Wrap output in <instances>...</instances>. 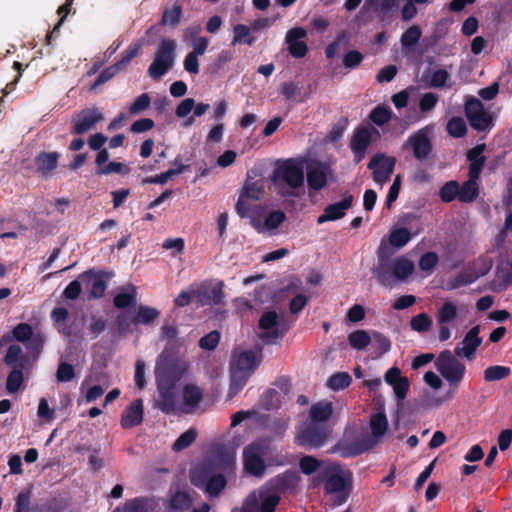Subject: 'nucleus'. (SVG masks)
<instances>
[{
  "mask_svg": "<svg viewBox=\"0 0 512 512\" xmlns=\"http://www.w3.org/2000/svg\"><path fill=\"white\" fill-rule=\"evenodd\" d=\"M370 344L374 348L378 357L388 352L391 348L390 340L385 335L379 332L373 333Z\"/></svg>",
  "mask_w": 512,
  "mask_h": 512,
  "instance_id": "4d7b16f0",
  "label": "nucleus"
},
{
  "mask_svg": "<svg viewBox=\"0 0 512 512\" xmlns=\"http://www.w3.org/2000/svg\"><path fill=\"white\" fill-rule=\"evenodd\" d=\"M364 55L358 50L348 51L342 59L343 66L348 70H354L358 68L363 62Z\"/></svg>",
  "mask_w": 512,
  "mask_h": 512,
  "instance_id": "0e129e2a",
  "label": "nucleus"
},
{
  "mask_svg": "<svg viewBox=\"0 0 512 512\" xmlns=\"http://www.w3.org/2000/svg\"><path fill=\"white\" fill-rule=\"evenodd\" d=\"M352 378L347 372H337L331 375L327 381V385L333 391L343 390L350 386Z\"/></svg>",
  "mask_w": 512,
  "mask_h": 512,
  "instance_id": "8fccbe9b",
  "label": "nucleus"
},
{
  "mask_svg": "<svg viewBox=\"0 0 512 512\" xmlns=\"http://www.w3.org/2000/svg\"><path fill=\"white\" fill-rule=\"evenodd\" d=\"M373 134L379 135L378 130L373 127L361 126L354 130L349 147L354 154V162L356 164L365 158L366 151L372 142Z\"/></svg>",
  "mask_w": 512,
  "mask_h": 512,
  "instance_id": "9d476101",
  "label": "nucleus"
},
{
  "mask_svg": "<svg viewBox=\"0 0 512 512\" xmlns=\"http://www.w3.org/2000/svg\"><path fill=\"white\" fill-rule=\"evenodd\" d=\"M306 160L303 158L280 159L271 175L272 183L283 197L295 196V190L304 185Z\"/></svg>",
  "mask_w": 512,
  "mask_h": 512,
  "instance_id": "f257e3e1",
  "label": "nucleus"
},
{
  "mask_svg": "<svg viewBox=\"0 0 512 512\" xmlns=\"http://www.w3.org/2000/svg\"><path fill=\"white\" fill-rule=\"evenodd\" d=\"M111 276L105 271L96 272L94 269H88L79 275V280L83 282L85 288L89 291V297L99 299L104 296L107 289V279Z\"/></svg>",
  "mask_w": 512,
  "mask_h": 512,
  "instance_id": "2eb2a0df",
  "label": "nucleus"
},
{
  "mask_svg": "<svg viewBox=\"0 0 512 512\" xmlns=\"http://www.w3.org/2000/svg\"><path fill=\"white\" fill-rule=\"evenodd\" d=\"M252 375L248 372L238 370L234 367H230V385L227 393L229 399L234 398L246 385L248 379Z\"/></svg>",
  "mask_w": 512,
  "mask_h": 512,
  "instance_id": "473e14b6",
  "label": "nucleus"
},
{
  "mask_svg": "<svg viewBox=\"0 0 512 512\" xmlns=\"http://www.w3.org/2000/svg\"><path fill=\"white\" fill-rule=\"evenodd\" d=\"M438 196L443 203H450L458 200L459 196V183L456 180H450L444 183L438 192Z\"/></svg>",
  "mask_w": 512,
  "mask_h": 512,
  "instance_id": "79ce46f5",
  "label": "nucleus"
},
{
  "mask_svg": "<svg viewBox=\"0 0 512 512\" xmlns=\"http://www.w3.org/2000/svg\"><path fill=\"white\" fill-rule=\"evenodd\" d=\"M479 178L468 177L461 185L459 184L458 201L460 203L474 202L480 193V186L478 183Z\"/></svg>",
  "mask_w": 512,
  "mask_h": 512,
  "instance_id": "7c9ffc66",
  "label": "nucleus"
},
{
  "mask_svg": "<svg viewBox=\"0 0 512 512\" xmlns=\"http://www.w3.org/2000/svg\"><path fill=\"white\" fill-rule=\"evenodd\" d=\"M410 326L411 329L416 332H427L432 326V320L425 312H423L412 317Z\"/></svg>",
  "mask_w": 512,
  "mask_h": 512,
  "instance_id": "680f3d73",
  "label": "nucleus"
},
{
  "mask_svg": "<svg viewBox=\"0 0 512 512\" xmlns=\"http://www.w3.org/2000/svg\"><path fill=\"white\" fill-rule=\"evenodd\" d=\"M407 148L412 150L413 157L420 162L430 159L433 145L429 137L428 127L413 132L403 144V149Z\"/></svg>",
  "mask_w": 512,
  "mask_h": 512,
  "instance_id": "1a4fd4ad",
  "label": "nucleus"
},
{
  "mask_svg": "<svg viewBox=\"0 0 512 512\" xmlns=\"http://www.w3.org/2000/svg\"><path fill=\"white\" fill-rule=\"evenodd\" d=\"M439 262L438 254L432 251L424 253L419 259V268L431 273Z\"/></svg>",
  "mask_w": 512,
  "mask_h": 512,
  "instance_id": "69168bd1",
  "label": "nucleus"
},
{
  "mask_svg": "<svg viewBox=\"0 0 512 512\" xmlns=\"http://www.w3.org/2000/svg\"><path fill=\"white\" fill-rule=\"evenodd\" d=\"M458 316L457 306L452 302H445L437 312V321L440 325L453 322Z\"/></svg>",
  "mask_w": 512,
  "mask_h": 512,
  "instance_id": "de8ad7c7",
  "label": "nucleus"
},
{
  "mask_svg": "<svg viewBox=\"0 0 512 512\" xmlns=\"http://www.w3.org/2000/svg\"><path fill=\"white\" fill-rule=\"evenodd\" d=\"M227 485L226 477L222 474H215L199 489L203 490L209 497H217Z\"/></svg>",
  "mask_w": 512,
  "mask_h": 512,
  "instance_id": "4c0bfd02",
  "label": "nucleus"
},
{
  "mask_svg": "<svg viewBox=\"0 0 512 512\" xmlns=\"http://www.w3.org/2000/svg\"><path fill=\"white\" fill-rule=\"evenodd\" d=\"M60 153L57 151L53 152H40L35 157V164L37 172L41 175L46 176L54 171L58 166Z\"/></svg>",
  "mask_w": 512,
  "mask_h": 512,
  "instance_id": "c85d7f7f",
  "label": "nucleus"
},
{
  "mask_svg": "<svg viewBox=\"0 0 512 512\" xmlns=\"http://www.w3.org/2000/svg\"><path fill=\"white\" fill-rule=\"evenodd\" d=\"M511 374V368L502 365L489 366L484 370L483 377L486 382L500 381Z\"/></svg>",
  "mask_w": 512,
  "mask_h": 512,
  "instance_id": "a18cd8bd",
  "label": "nucleus"
},
{
  "mask_svg": "<svg viewBox=\"0 0 512 512\" xmlns=\"http://www.w3.org/2000/svg\"><path fill=\"white\" fill-rule=\"evenodd\" d=\"M413 271V263L405 257H399L392 263V273L397 280H405Z\"/></svg>",
  "mask_w": 512,
  "mask_h": 512,
  "instance_id": "58836bf2",
  "label": "nucleus"
},
{
  "mask_svg": "<svg viewBox=\"0 0 512 512\" xmlns=\"http://www.w3.org/2000/svg\"><path fill=\"white\" fill-rule=\"evenodd\" d=\"M214 475L213 464L202 462L190 470V482L195 487L200 488Z\"/></svg>",
  "mask_w": 512,
  "mask_h": 512,
  "instance_id": "c756f323",
  "label": "nucleus"
},
{
  "mask_svg": "<svg viewBox=\"0 0 512 512\" xmlns=\"http://www.w3.org/2000/svg\"><path fill=\"white\" fill-rule=\"evenodd\" d=\"M329 436V429L326 424L309 423L298 431L296 443L307 450L320 448L324 445Z\"/></svg>",
  "mask_w": 512,
  "mask_h": 512,
  "instance_id": "6e6552de",
  "label": "nucleus"
},
{
  "mask_svg": "<svg viewBox=\"0 0 512 512\" xmlns=\"http://www.w3.org/2000/svg\"><path fill=\"white\" fill-rule=\"evenodd\" d=\"M177 43L174 39L163 38L160 40L155 57L148 67L147 74L153 80H160L174 66L176 60Z\"/></svg>",
  "mask_w": 512,
  "mask_h": 512,
  "instance_id": "20e7f679",
  "label": "nucleus"
},
{
  "mask_svg": "<svg viewBox=\"0 0 512 512\" xmlns=\"http://www.w3.org/2000/svg\"><path fill=\"white\" fill-rule=\"evenodd\" d=\"M224 282L218 281L215 286H210L206 282L192 290V295L198 306H217L224 302Z\"/></svg>",
  "mask_w": 512,
  "mask_h": 512,
  "instance_id": "9b49d317",
  "label": "nucleus"
},
{
  "mask_svg": "<svg viewBox=\"0 0 512 512\" xmlns=\"http://www.w3.org/2000/svg\"><path fill=\"white\" fill-rule=\"evenodd\" d=\"M197 438V431L195 428H189L187 431L182 433L172 445V449L175 452L182 451L191 446Z\"/></svg>",
  "mask_w": 512,
  "mask_h": 512,
  "instance_id": "603ef678",
  "label": "nucleus"
},
{
  "mask_svg": "<svg viewBox=\"0 0 512 512\" xmlns=\"http://www.w3.org/2000/svg\"><path fill=\"white\" fill-rule=\"evenodd\" d=\"M333 413V407L330 402H318L309 410L310 423L326 424Z\"/></svg>",
  "mask_w": 512,
  "mask_h": 512,
  "instance_id": "f704fd0d",
  "label": "nucleus"
},
{
  "mask_svg": "<svg viewBox=\"0 0 512 512\" xmlns=\"http://www.w3.org/2000/svg\"><path fill=\"white\" fill-rule=\"evenodd\" d=\"M280 500L279 494L268 490L252 491L244 499L241 512H275Z\"/></svg>",
  "mask_w": 512,
  "mask_h": 512,
  "instance_id": "423d86ee",
  "label": "nucleus"
},
{
  "mask_svg": "<svg viewBox=\"0 0 512 512\" xmlns=\"http://www.w3.org/2000/svg\"><path fill=\"white\" fill-rule=\"evenodd\" d=\"M378 265L373 269V275L377 279L378 283L384 287H392L393 273H392V261L387 255H385L382 245L379 247L378 252Z\"/></svg>",
  "mask_w": 512,
  "mask_h": 512,
  "instance_id": "5701e85b",
  "label": "nucleus"
},
{
  "mask_svg": "<svg viewBox=\"0 0 512 512\" xmlns=\"http://www.w3.org/2000/svg\"><path fill=\"white\" fill-rule=\"evenodd\" d=\"M353 195H346L343 200L329 204L325 207L323 214L317 219V224H323L328 221H337L346 215V211L352 206Z\"/></svg>",
  "mask_w": 512,
  "mask_h": 512,
  "instance_id": "412c9836",
  "label": "nucleus"
},
{
  "mask_svg": "<svg viewBox=\"0 0 512 512\" xmlns=\"http://www.w3.org/2000/svg\"><path fill=\"white\" fill-rule=\"evenodd\" d=\"M392 118V110L388 106L378 105L369 114V119L377 126H383Z\"/></svg>",
  "mask_w": 512,
  "mask_h": 512,
  "instance_id": "3c124183",
  "label": "nucleus"
},
{
  "mask_svg": "<svg viewBox=\"0 0 512 512\" xmlns=\"http://www.w3.org/2000/svg\"><path fill=\"white\" fill-rule=\"evenodd\" d=\"M396 159L383 153L375 154L369 161L367 168L372 170V178L377 184L386 183L394 172Z\"/></svg>",
  "mask_w": 512,
  "mask_h": 512,
  "instance_id": "f8f14e48",
  "label": "nucleus"
},
{
  "mask_svg": "<svg viewBox=\"0 0 512 512\" xmlns=\"http://www.w3.org/2000/svg\"><path fill=\"white\" fill-rule=\"evenodd\" d=\"M372 446L373 441L367 436L354 440L344 438L335 444L332 451L338 453L341 457L349 458L363 454L372 448Z\"/></svg>",
  "mask_w": 512,
  "mask_h": 512,
  "instance_id": "dca6fc26",
  "label": "nucleus"
},
{
  "mask_svg": "<svg viewBox=\"0 0 512 512\" xmlns=\"http://www.w3.org/2000/svg\"><path fill=\"white\" fill-rule=\"evenodd\" d=\"M183 406L180 409L185 414L195 411L203 400V391L195 384H186L182 390Z\"/></svg>",
  "mask_w": 512,
  "mask_h": 512,
  "instance_id": "cd10ccee",
  "label": "nucleus"
},
{
  "mask_svg": "<svg viewBox=\"0 0 512 512\" xmlns=\"http://www.w3.org/2000/svg\"><path fill=\"white\" fill-rule=\"evenodd\" d=\"M159 398L156 401L157 407L165 414H175L177 412L176 405V385L156 382Z\"/></svg>",
  "mask_w": 512,
  "mask_h": 512,
  "instance_id": "4be33fe9",
  "label": "nucleus"
},
{
  "mask_svg": "<svg viewBox=\"0 0 512 512\" xmlns=\"http://www.w3.org/2000/svg\"><path fill=\"white\" fill-rule=\"evenodd\" d=\"M349 345L356 350H364L371 343V336L365 330H355L348 335Z\"/></svg>",
  "mask_w": 512,
  "mask_h": 512,
  "instance_id": "49530a36",
  "label": "nucleus"
},
{
  "mask_svg": "<svg viewBox=\"0 0 512 512\" xmlns=\"http://www.w3.org/2000/svg\"><path fill=\"white\" fill-rule=\"evenodd\" d=\"M263 454V446L260 443L254 442L244 448L243 463L249 474L257 477L263 476L266 470Z\"/></svg>",
  "mask_w": 512,
  "mask_h": 512,
  "instance_id": "4468645a",
  "label": "nucleus"
},
{
  "mask_svg": "<svg viewBox=\"0 0 512 512\" xmlns=\"http://www.w3.org/2000/svg\"><path fill=\"white\" fill-rule=\"evenodd\" d=\"M143 415V401L142 399H136L123 411L121 426L124 429L138 426L143 421Z\"/></svg>",
  "mask_w": 512,
  "mask_h": 512,
  "instance_id": "a878e982",
  "label": "nucleus"
},
{
  "mask_svg": "<svg viewBox=\"0 0 512 512\" xmlns=\"http://www.w3.org/2000/svg\"><path fill=\"white\" fill-rule=\"evenodd\" d=\"M121 71V69L117 66L115 63L114 65H111L109 67H106L104 70L101 71V73L96 77V79L91 84V89H96L97 87L103 85L110 79H112L116 74H118Z\"/></svg>",
  "mask_w": 512,
  "mask_h": 512,
  "instance_id": "e2e57ef3",
  "label": "nucleus"
},
{
  "mask_svg": "<svg viewBox=\"0 0 512 512\" xmlns=\"http://www.w3.org/2000/svg\"><path fill=\"white\" fill-rule=\"evenodd\" d=\"M251 27L245 24H236L233 26V38L231 44L233 46L244 44L252 46L256 38L251 33Z\"/></svg>",
  "mask_w": 512,
  "mask_h": 512,
  "instance_id": "c9c22d12",
  "label": "nucleus"
},
{
  "mask_svg": "<svg viewBox=\"0 0 512 512\" xmlns=\"http://www.w3.org/2000/svg\"><path fill=\"white\" fill-rule=\"evenodd\" d=\"M411 232L404 227L393 229L389 234V243L395 248L405 246L411 240Z\"/></svg>",
  "mask_w": 512,
  "mask_h": 512,
  "instance_id": "09e8293b",
  "label": "nucleus"
},
{
  "mask_svg": "<svg viewBox=\"0 0 512 512\" xmlns=\"http://www.w3.org/2000/svg\"><path fill=\"white\" fill-rule=\"evenodd\" d=\"M324 489L326 494H337L334 501L336 505H341L346 502L350 493L348 483L340 473L331 474L326 479Z\"/></svg>",
  "mask_w": 512,
  "mask_h": 512,
  "instance_id": "aec40b11",
  "label": "nucleus"
},
{
  "mask_svg": "<svg viewBox=\"0 0 512 512\" xmlns=\"http://www.w3.org/2000/svg\"><path fill=\"white\" fill-rule=\"evenodd\" d=\"M3 361L11 367L6 379V390L10 394L16 393L24 383V371L30 368L29 356L23 353L18 344H12L8 347Z\"/></svg>",
  "mask_w": 512,
  "mask_h": 512,
  "instance_id": "7ed1b4c3",
  "label": "nucleus"
},
{
  "mask_svg": "<svg viewBox=\"0 0 512 512\" xmlns=\"http://www.w3.org/2000/svg\"><path fill=\"white\" fill-rule=\"evenodd\" d=\"M465 115L473 129L477 131H485L490 128L492 118L485 111L484 106L479 99L471 98L466 102Z\"/></svg>",
  "mask_w": 512,
  "mask_h": 512,
  "instance_id": "ddd939ff",
  "label": "nucleus"
},
{
  "mask_svg": "<svg viewBox=\"0 0 512 512\" xmlns=\"http://www.w3.org/2000/svg\"><path fill=\"white\" fill-rule=\"evenodd\" d=\"M300 477L297 472L287 470L286 472L277 475L274 479V486L277 490L285 492L287 490H294L299 484Z\"/></svg>",
  "mask_w": 512,
  "mask_h": 512,
  "instance_id": "72a5a7b5",
  "label": "nucleus"
},
{
  "mask_svg": "<svg viewBox=\"0 0 512 512\" xmlns=\"http://www.w3.org/2000/svg\"><path fill=\"white\" fill-rule=\"evenodd\" d=\"M189 368V362L178 356L175 343L167 344L156 362V382L176 385Z\"/></svg>",
  "mask_w": 512,
  "mask_h": 512,
  "instance_id": "f03ea898",
  "label": "nucleus"
},
{
  "mask_svg": "<svg viewBox=\"0 0 512 512\" xmlns=\"http://www.w3.org/2000/svg\"><path fill=\"white\" fill-rule=\"evenodd\" d=\"M485 148V144H478L468 150L466 154V158L469 162L468 177L480 178L481 172L486 162V157L483 155Z\"/></svg>",
  "mask_w": 512,
  "mask_h": 512,
  "instance_id": "bb28decb",
  "label": "nucleus"
},
{
  "mask_svg": "<svg viewBox=\"0 0 512 512\" xmlns=\"http://www.w3.org/2000/svg\"><path fill=\"white\" fill-rule=\"evenodd\" d=\"M258 326L264 332L260 335V338L266 344H274L277 339L282 338L288 331V326L284 318H279L276 311L264 312L260 319Z\"/></svg>",
  "mask_w": 512,
  "mask_h": 512,
  "instance_id": "0eeeda50",
  "label": "nucleus"
},
{
  "mask_svg": "<svg viewBox=\"0 0 512 512\" xmlns=\"http://www.w3.org/2000/svg\"><path fill=\"white\" fill-rule=\"evenodd\" d=\"M13 338L21 343L27 342L34 334L33 328L30 324L21 322L12 329Z\"/></svg>",
  "mask_w": 512,
  "mask_h": 512,
  "instance_id": "bf43d9fd",
  "label": "nucleus"
},
{
  "mask_svg": "<svg viewBox=\"0 0 512 512\" xmlns=\"http://www.w3.org/2000/svg\"><path fill=\"white\" fill-rule=\"evenodd\" d=\"M183 10L180 4L175 3L172 8L163 11L160 23L170 27H176L182 18Z\"/></svg>",
  "mask_w": 512,
  "mask_h": 512,
  "instance_id": "37998d69",
  "label": "nucleus"
},
{
  "mask_svg": "<svg viewBox=\"0 0 512 512\" xmlns=\"http://www.w3.org/2000/svg\"><path fill=\"white\" fill-rule=\"evenodd\" d=\"M286 220V215L281 210L272 211L264 221L265 231L277 229Z\"/></svg>",
  "mask_w": 512,
  "mask_h": 512,
  "instance_id": "338daca9",
  "label": "nucleus"
},
{
  "mask_svg": "<svg viewBox=\"0 0 512 512\" xmlns=\"http://www.w3.org/2000/svg\"><path fill=\"white\" fill-rule=\"evenodd\" d=\"M480 333V326L476 325L472 327L467 334L464 336V339L462 340L463 347H456L455 348V354L457 356H463L467 359H472L477 348L482 343V338L479 337Z\"/></svg>",
  "mask_w": 512,
  "mask_h": 512,
  "instance_id": "393cba45",
  "label": "nucleus"
},
{
  "mask_svg": "<svg viewBox=\"0 0 512 512\" xmlns=\"http://www.w3.org/2000/svg\"><path fill=\"white\" fill-rule=\"evenodd\" d=\"M159 311L153 307L141 305L133 319L134 324H151L159 316Z\"/></svg>",
  "mask_w": 512,
  "mask_h": 512,
  "instance_id": "c03bdc74",
  "label": "nucleus"
},
{
  "mask_svg": "<svg viewBox=\"0 0 512 512\" xmlns=\"http://www.w3.org/2000/svg\"><path fill=\"white\" fill-rule=\"evenodd\" d=\"M264 193V185L261 180H247L241 190L240 195H243L244 197L249 198L251 200L257 201L263 198Z\"/></svg>",
  "mask_w": 512,
  "mask_h": 512,
  "instance_id": "a19ab883",
  "label": "nucleus"
},
{
  "mask_svg": "<svg viewBox=\"0 0 512 512\" xmlns=\"http://www.w3.org/2000/svg\"><path fill=\"white\" fill-rule=\"evenodd\" d=\"M422 31L419 26L413 25L409 27L401 36V44L405 48L415 46L420 40Z\"/></svg>",
  "mask_w": 512,
  "mask_h": 512,
  "instance_id": "6e6d98bb",
  "label": "nucleus"
},
{
  "mask_svg": "<svg viewBox=\"0 0 512 512\" xmlns=\"http://www.w3.org/2000/svg\"><path fill=\"white\" fill-rule=\"evenodd\" d=\"M307 32L302 27H294L286 33L285 41L289 54L294 58H303L308 52L307 43L303 40Z\"/></svg>",
  "mask_w": 512,
  "mask_h": 512,
  "instance_id": "6ab92c4d",
  "label": "nucleus"
},
{
  "mask_svg": "<svg viewBox=\"0 0 512 512\" xmlns=\"http://www.w3.org/2000/svg\"><path fill=\"white\" fill-rule=\"evenodd\" d=\"M214 462L221 468H227L234 463L235 451L234 449L221 444L216 446L213 452Z\"/></svg>",
  "mask_w": 512,
  "mask_h": 512,
  "instance_id": "e433bc0d",
  "label": "nucleus"
},
{
  "mask_svg": "<svg viewBox=\"0 0 512 512\" xmlns=\"http://www.w3.org/2000/svg\"><path fill=\"white\" fill-rule=\"evenodd\" d=\"M193 505L191 495L185 491L176 492L171 498V506L177 510H186Z\"/></svg>",
  "mask_w": 512,
  "mask_h": 512,
  "instance_id": "052dcab7",
  "label": "nucleus"
},
{
  "mask_svg": "<svg viewBox=\"0 0 512 512\" xmlns=\"http://www.w3.org/2000/svg\"><path fill=\"white\" fill-rule=\"evenodd\" d=\"M113 304L118 309H125L136 304V291L132 288V292H120L114 299Z\"/></svg>",
  "mask_w": 512,
  "mask_h": 512,
  "instance_id": "13d9d810",
  "label": "nucleus"
},
{
  "mask_svg": "<svg viewBox=\"0 0 512 512\" xmlns=\"http://www.w3.org/2000/svg\"><path fill=\"white\" fill-rule=\"evenodd\" d=\"M435 366L441 376L453 386L462 381L466 371L465 365L450 350H444L438 355Z\"/></svg>",
  "mask_w": 512,
  "mask_h": 512,
  "instance_id": "39448f33",
  "label": "nucleus"
},
{
  "mask_svg": "<svg viewBox=\"0 0 512 512\" xmlns=\"http://www.w3.org/2000/svg\"><path fill=\"white\" fill-rule=\"evenodd\" d=\"M478 278L479 274H475L474 271L463 270L447 282V290L468 286L474 283Z\"/></svg>",
  "mask_w": 512,
  "mask_h": 512,
  "instance_id": "ea45409f",
  "label": "nucleus"
},
{
  "mask_svg": "<svg viewBox=\"0 0 512 512\" xmlns=\"http://www.w3.org/2000/svg\"><path fill=\"white\" fill-rule=\"evenodd\" d=\"M259 365L260 360H257L256 355L252 350H245L241 352L238 355L236 361L234 363H231L232 367L244 372H248L251 375L258 368Z\"/></svg>",
  "mask_w": 512,
  "mask_h": 512,
  "instance_id": "2f4dec72",
  "label": "nucleus"
},
{
  "mask_svg": "<svg viewBox=\"0 0 512 512\" xmlns=\"http://www.w3.org/2000/svg\"><path fill=\"white\" fill-rule=\"evenodd\" d=\"M103 120V114L95 107L81 110L73 120V126L70 133L73 135H82L94 129L100 121Z\"/></svg>",
  "mask_w": 512,
  "mask_h": 512,
  "instance_id": "f3484780",
  "label": "nucleus"
},
{
  "mask_svg": "<svg viewBox=\"0 0 512 512\" xmlns=\"http://www.w3.org/2000/svg\"><path fill=\"white\" fill-rule=\"evenodd\" d=\"M447 132L454 138L464 137L467 133V125L463 118L452 117L447 123Z\"/></svg>",
  "mask_w": 512,
  "mask_h": 512,
  "instance_id": "5fc2aeb1",
  "label": "nucleus"
},
{
  "mask_svg": "<svg viewBox=\"0 0 512 512\" xmlns=\"http://www.w3.org/2000/svg\"><path fill=\"white\" fill-rule=\"evenodd\" d=\"M307 183L310 189L319 191L327 184L328 167L317 160L311 161L307 166Z\"/></svg>",
  "mask_w": 512,
  "mask_h": 512,
  "instance_id": "b1692460",
  "label": "nucleus"
},
{
  "mask_svg": "<svg viewBox=\"0 0 512 512\" xmlns=\"http://www.w3.org/2000/svg\"><path fill=\"white\" fill-rule=\"evenodd\" d=\"M31 495L30 488L21 491L16 498L13 512H30Z\"/></svg>",
  "mask_w": 512,
  "mask_h": 512,
  "instance_id": "774afa93",
  "label": "nucleus"
},
{
  "mask_svg": "<svg viewBox=\"0 0 512 512\" xmlns=\"http://www.w3.org/2000/svg\"><path fill=\"white\" fill-rule=\"evenodd\" d=\"M370 427L374 437L383 436L388 428V420L384 413H376L370 419Z\"/></svg>",
  "mask_w": 512,
  "mask_h": 512,
  "instance_id": "864d4df0",
  "label": "nucleus"
},
{
  "mask_svg": "<svg viewBox=\"0 0 512 512\" xmlns=\"http://www.w3.org/2000/svg\"><path fill=\"white\" fill-rule=\"evenodd\" d=\"M399 5L400 0H365L359 11V16L372 11L377 13L380 21H386L397 11Z\"/></svg>",
  "mask_w": 512,
  "mask_h": 512,
  "instance_id": "a211bd4d",
  "label": "nucleus"
}]
</instances>
